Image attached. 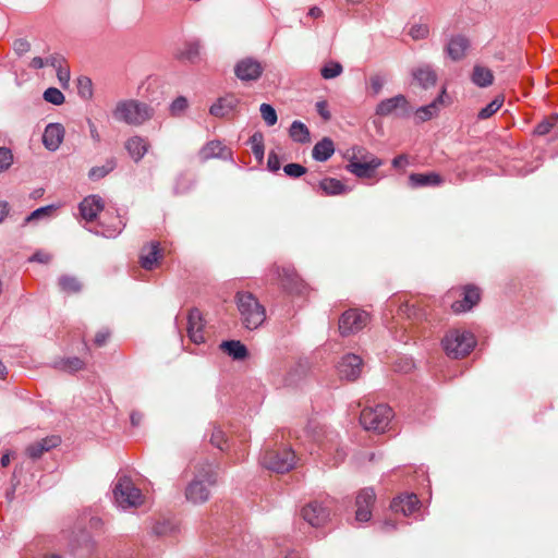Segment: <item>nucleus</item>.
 I'll return each instance as SVG.
<instances>
[{
    "label": "nucleus",
    "mask_w": 558,
    "mask_h": 558,
    "mask_svg": "<svg viewBox=\"0 0 558 558\" xmlns=\"http://www.w3.org/2000/svg\"><path fill=\"white\" fill-rule=\"evenodd\" d=\"M558 124V114H551L549 117L544 118L539 123H537L534 128L533 134L537 136H544L557 129Z\"/></svg>",
    "instance_id": "obj_38"
},
{
    "label": "nucleus",
    "mask_w": 558,
    "mask_h": 558,
    "mask_svg": "<svg viewBox=\"0 0 558 558\" xmlns=\"http://www.w3.org/2000/svg\"><path fill=\"white\" fill-rule=\"evenodd\" d=\"M504 98L502 97H496L493 99L488 105H486L484 108H482L477 114V118L480 120H486L490 118L494 113H496L500 107L502 106Z\"/></svg>",
    "instance_id": "obj_42"
},
{
    "label": "nucleus",
    "mask_w": 558,
    "mask_h": 558,
    "mask_svg": "<svg viewBox=\"0 0 558 558\" xmlns=\"http://www.w3.org/2000/svg\"><path fill=\"white\" fill-rule=\"evenodd\" d=\"M376 494L372 487H366L359 492L355 499V521L365 523L372 519V507L374 506Z\"/></svg>",
    "instance_id": "obj_11"
},
{
    "label": "nucleus",
    "mask_w": 558,
    "mask_h": 558,
    "mask_svg": "<svg viewBox=\"0 0 558 558\" xmlns=\"http://www.w3.org/2000/svg\"><path fill=\"white\" fill-rule=\"evenodd\" d=\"M283 171L288 177L300 178L306 173V168L300 163H288L283 167Z\"/></svg>",
    "instance_id": "obj_53"
},
{
    "label": "nucleus",
    "mask_w": 558,
    "mask_h": 558,
    "mask_svg": "<svg viewBox=\"0 0 558 558\" xmlns=\"http://www.w3.org/2000/svg\"><path fill=\"white\" fill-rule=\"evenodd\" d=\"M204 327L202 313L197 308L190 310L187 315V336L192 342L196 344L204 342Z\"/></svg>",
    "instance_id": "obj_18"
},
{
    "label": "nucleus",
    "mask_w": 558,
    "mask_h": 558,
    "mask_svg": "<svg viewBox=\"0 0 558 558\" xmlns=\"http://www.w3.org/2000/svg\"><path fill=\"white\" fill-rule=\"evenodd\" d=\"M77 95L84 100H90L94 95L93 82L88 76H80L76 80Z\"/></svg>",
    "instance_id": "obj_40"
},
{
    "label": "nucleus",
    "mask_w": 558,
    "mask_h": 558,
    "mask_svg": "<svg viewBox=\"0 0 558 558\" xmlns=\"http://www.w3.org/2000/svg\"><path fill=\"white\" fill-rule=\"evenodd\" d=\"M189 106V101L184 96L177 97L170 105V113L174 117L180 116Z\"/></svg>",
    "instance_id": "obj_51"
},
{
    "label": "nucleus",
    "mask_w": 558,
    "mask_h": 558,
    "mask_svg": "<svg viewBox=\"0 0 558 558\" xmlns=\"http://www.w3.org/2000/svg\"><path fill=\"white\" fill-rule=\"evenodd\" d=\"M210 442L213 446L217 447L218 449L223 450L225 444L227 442V440L225 438V433L220 428L215 427L211 433Z\"/></svg>",
    "instance_id": "obj_54"
},
{
    "label": "nucleus",
    "mask_w": 558,
    "mask_h": 558,
    "mask_svg": "<svg viewBox=\"0 0 558 558\" xmlns=\"http://www.w3.org/2000/svg\"><path fill=\"white\" fill-rule=\"evenodd\" d=\"M235 304L240 313L242 325L248 329H257L266 319V310L257 298L247 291H239L235 296Z\"/></svg>",
    "instance_id": "obj_3"
},
{
    "label": "nucleus",
    "mask_w": 558,
    "mask_h": 558,
    "mask_svg": "<svg viewBox=\"0 0 558 558\" xmlns=\"http://www.w3.org/2000/svg\"><path fill=\"white\" fill-rule=\"evenodd\" d=\"M13 160L12 153L9 148L0 147V171L8 169Z\"/></svg>",
    "instance_id": "obj_56"
},
{
    "label": "nucleus",
    "mask_w": 558,
    "mask_h": 558,
    "mask_svg": "<svg viewBox=\"0 0 558 558\" xmlns=\"http://www.w3.org/2000/svg\"><path fill=\"white\" fill-rule=\"evenodd\" d=\"M220 348L233 360H244L247 354V348L239 340H228L220 344Z\"/></svg>",
    "instance_id": "obj_34"
},
{
    "label": "nucleus",
    "mask_w": 558,
    "mask_h": 558,
    "mask_svg": "<svg viewBox=\"0 0 558 558\" xmlns=\"http://www.w3.org/2000/svg\"><path fill=\"white\" fill-rule=\"evenodd\" d=\"M481 299L480 290L474 286H466L463 291V299L452 304L454 313L470 311Z\"/></svg>",
    "instance_id": "obj_26"
},
{
    "label": "nucleus",
    "mask_w": 558,
    "mask_h": 558,
    "mask_svg": "<svg viewBox=\"0 0 558 558\" xmlns=\"http://www.w3.org/2000/svg\"><path fill=\"white\" fill-rule=\"evenodd\" d=\"M113 497L117 506L122 510L136 508L140 504V489L129 476L122 475L114 484Z\"/></svg>",
    "instance_id": "obj_7"
},
{
    "label": "nucleus",
    "mask_w": 558,
    "mask_h": 558,
    "mask_svg": "<svg viewBox=\"0 0 558 558\" xmlns=\"http://www.w3.org/2000/svg\"><path fill=\"white\" fill-rule=\"evenodd\" d=\"M409 35L414 40L425 39L429 35V27L426 24H414L411 26Z\"/></svg>",
    "instance_id": "obj_49"
},
{
    "label": "nucleus",
    "mask_w": 558,
    "mask_h": 558,
    "mask_svg": "<svg viewBox=\"0 0 558 558\" xmlns=\"http://www.w3.org/2000/svg\"><path fill=\"white\" fill-rule=\"evenodd\" d=\"M413 80L423 88L428 89L435 86L437 82V73L428 63H424L413 69L411 72Z\"/></svg>",
    "instance_id": "obj_21"
},
{
    "label": "nucleus",
    "mask_w": 558,
    "mask_h": 558,
    "mask_svg": "<svg viewBox=\"0 0 558 558\" xmlns=\"http://www.w3.org/2000/svg\"><path fill=\"white\" fill-rule=\"evenodd\" d=\"M469 48L470 40L463 35H456L450 37L445 51L452 61H460L465 57Z\"/></svg>",
    "instance_id": "obj_19"
},
{
    "label": "nucleus",
    "mask_w": 558,
    "mask_h": 558,
    "mask_svg": "<svg viewBox=\"0 0 558 558\" xmlns=\"http://www.w3.org/2000/svg\"><path fill=\"white\" fill-rule=\"evenodd\" d=\"M368 320L369 316L367 312L359 308H350L339 318V331L343 337L356 333L367 325Z\"/></svg>",
    "instance_id": "obj_8"
},
{
    "label": "nucleus",
    "mask_w": 558,
    "mask_h": 558,
    "mask_svg": "<svg viewBox=\"0 0 558 558\" xmlns=\"http://www.w3.org/2000/svg\"><path fill=\"white\" fill-rule=\"evenodd\" d=\"M239 104V99L233 95H227L217 99L209 108V113L214 117L223 118L232 112Z\"/></svg>",
    "instance_id": "obj_28"
},
{
    "label": "nucleus",
    "mask_w": 558,
    "mask_h": 558,
    "mask_svg": "<svg viewBox=\"0 0 558 558\" xmlns=\"http://www.w3.org/2000/svg\"><path fill=\"white\" fill-rule=\"evenodd\" d=\"M125 149L132 159L137 162L140 160V138L134 136L125 142Z\"/></svg>",
    "instance_id": "obj_50"
},
{
    "label": "nucleus",
    "mask_w": 558,
    "mask_h": 558,
    "mask_svg": "<svg viewBox=\"0 0 558 558\" xmlns=\"http://www.w3.org/2000/svg\"><path fill=\"white\" fill-rule=\"evenodd\" d=\"M305 434L317 444L323 454L332 458L333 465L343 461L347 453L340 447L338 433L329 430L325 426H320L316 421L311 420L305 428Z\"/></svg>",
    "instance_id": "obj_2"
},
{
    "label": "nucleus",
    "mask_w": 558,
    "mask_h": 558,
    "mask_svg": "<svg viewBox=\"0 0 558 558\" xmlns=\"http://www.w3.org/2000/svg\"><path fill=\"white\" fill-rule=\"evenodd\" d=\"M362 359L353 353L345 354L337 365L341 379L355 380L362 372Z\"/></svg>",
    "instance_id": "obj_12"
},
{
    "label": "nucleus",
    "mask_w": 558,
    "mask_h": 558,
    "mask_svg": "<svg viewBox=\"0 0 558 558\" xmlns=\"http://www.w3.org/2000/svg\"><path fill=\"white\" fill-rule=\"evenodd\" d=\"M385 81V77L380 74H374L371 76L369 87L374 96L378 95L381 92Z\"/></svg>",
    "instance_id": "obj_55"
},
{
    "label": "nucleus",
    "mask_w": 558,
    "mask_h": 558,
    "mask_svg": "<svg viewBox=\"0 0 558 558\" xmlns=\"http://www.w3.org/2000/svg\"><path fill=\"white\" fill-rule=\"evenodd\" d=\"M392 418V409L387 404L366 407L360 415V423L366 430L384 433Z\"/></svg>",
    "instance_id": "obj_5"
},
{
    "label": "nucleus",
    "mask_w": 558,
    "mask_h": 558,
    "mask_svg": "<svg viewBox=\"0 0 558 558\" xmlns=\"http://www.w3.org/2000/svg\"><path fill=\"white\" fill-rule=\"evenodd\" d=\"M60 442L61 439L59 436H49L27 446L26 453L29 458L35 460L40 458L45 452L59 446Z\"/></svg>",
    "instance_id": "obj_25"
},
{
    "label": "nucleus",
    "mask_w": 558,
    "mask_h": 558,
    "mask_svg": "<svg viewBox=\"0 0 558 558\" xmlns=\"http://www.w3.org/2000/svg\"><path fill=\"white\" fill-rule=\"evenodd\" d=\"M58 367L62 371H65V372H69V373H74V372H77L80 369H82L84 367V362L78 359V357H68L65 360H62L59 364H58Z\"/></svg>",
    "instance_id": "obj_44"
},
{
    "label": "nucleus",
    "mask_w": 558,
    "mask_h": 558,
    "mask_svg": "<svg viewBox=\"0 0 558 558\" xmlns=\"http://www.w3.org/2000/svg\"><path fill=\"white\" fill-rule=\"evenodd\" d=\"M234 73L241 81H256L260 77L263 68L257 60L245 58L235 64Z\"/></svg>",
    "instance_id": "obj_16"
},
{
    "label": "nucleus",
    "mask_w": 558,
    "mask_h": 558,
    "mask_svg": "<svg viewBox=\"0 0 558 558\" xmlns=\"http://www.w3.org/2000/svg\"><path fill=\"white\" fill-rule=\"evenodd\" d=\"M57 76L60 82V84L63 87H66L70 82V70L68 68L60 66L57 69Z\"/></svg>",
    "instance_id": "obj_61"
},
{
    "label": "nucleus",
    "mask_w": 558,
    "mask_h": 558,
    "mask_svg": "<svg viewBox=\"0 0 558 558\" xmlns=\"http://www.w3.org/2000/svg\"><path fill=\"white\" fill-rule=\"evenodd\" d=\"M318 186L323 194L328 196L342 195L350 191L347 185L335 178H325L320 180Z\"/></svg>",
    "instance_id": "obj_33"
},
{
    "label": "nucleus",
    "mask_w": 558,
    "mask_h": 558,
    "mask_svg": "<svg viewBox=\"0 0 558 558\" xmlns=\"http://www.w3.org/2000/svg\"><path fill=\"white\" fill-rule=\"evenodd\" d=\"M472 332L462 329L449 330L441 340L444 351L449 357L459 359L468 355L475 347Z\"/></svg>",
    "instance_id": "obj_4"
},
{
    "label": "nucleus",
    "mask_w": 558,
    "mask_h": 558,
    "mask_svg": "<svg viewBox=\"0 0 558 558\" xmlns=\"http://www.w3.org/2000/svg\"><path fill=\"white\" fill-rule=\"evenodd\" d=\"M104 208L105 202L99 195H88L78 205L80 214L86 221H94Z\"/></svg>",
    "instance_id": "obj_17"
},
{
    "label": "nucleus",
    "mask_w": 558,
    "mask_h": 558,
    "mask_svg": "<svg viewBox=\"0 0 558 558\" xmlns=\"http://www.w3.org/2000/svg\"><path fill=\"white\" fill-rule=\"evenodd\" d=\"M114 168L113 162H108L106 166L94 167L89 170L88 177L92 180H98L106 177Z\"/></svg>",
    "instance_id": "obj_52"
},
{
    "label": "nucleus",
    "mask_w": 558,
    "mask_h": 558,
    "mask_svg": "<svg viewBox=\"0 0 558 558\" xmlns=\"http://www.w3.org/2000/svg\"><path fill=\"white\" fill-rule=\"evenodd\" d=\"M110 337V331L107 328L100 329L95 336V344L98 347H102L107 343Z\"/></svg>",
    "instance_id": "obj_60"
},
{
    "label": "nucleus",
    "mask_w": 558,
    "mask_h": 558,
    "mask_svg": "<svg viewBox=\"0 0 558 558\" xmlns=\"http://www.w3.org/2000/svg\"><path fill=\"white\" fill-rule=\"evenodd\" d=\"M335 153V144L331 138L324 137L317 142L312 150V157L319 162L327 161Z\"/></svg>",
    "instance_id": "obj_30"
},
{
    "label": "nucleus",
    "mask_w": 558,
    "mask_h": 558,
    "mask_svg": "<svg viewBox=\"0 0 558 558\" xmlns=\"http://www.w3.org/2000/svg\"><path fill=\"white\" fill-rule=\"evenodd\" d=\"M44 99L56 106H60L64 102L65 97L62 92L56 87H49L44 92Z\"/></svg>",
    "instance_id": "obj_46"
},
{
    "label": "nucleus",
    "mask_w": 558,
    "mask_h": 558,
    "mask_svg": "<svg viewBox=\"0 0 558 558\" xmlns=\"http://www.w3.org/2000/svg\"><path fill=\"white\" fill-rule=\"evenodd\" d=\"M217 484L215 466L205 462L196 466L192 481L185 487V499L193 505H202L208 501L210 492Z\"/></svg>",
    "instance_id": "obj_1"
},
{
    "label": "nucleus",
    "mask_w": 558,
    "mask_h": 558,
    "mask_svg": "<svg viewBox=\"0 0 558 558\" xmlns=\"http://www.w3.org/2000/svg\"><path fill=\"white\" fill-rule=\"evenodd\" d=\"M201 157L204 160L220 158L222 160H232V150L220 141L208 142L201 150Z\"/></svg>",
    "instance_id": "obj_24"
},
{
    "label": "nucleus",
    "mask_w": 558,
    "mask_h": 558,
    "mask_svg": "<svg viewBox=\"0 0 558 558\" xmlns=\"http://www.w3.org/2000/svg\"><path fill=\"white\" fill-rule=\"evenodd\" d=\"M146 248H148L147 254L142 255V269L153 270L162 258L161 250L158 242H150L148 246H143L142 252H145Z\"/></svg>",
    "instance_id": "obj_32"
},
{
    "label": "nucleus",
    "mask_w": 558,
    "mask_h": 558,
    "mask_svg": "<svg viewBox=\"0 0 558 558\" xmlns=\"http://www.w3.org/2000/svg\"><path fill=\"white\" fill-rule=\"evenodd\" d=\"M113 118L119 122L134 125L140 117V104L136 100H121L112 111Z\"/></svg>",
    "instance_id": "obj_13"
},
{
    "label": "nucleus",
    "mask_w": 558,
    "mask_h": 558,
    "mask_svg": "<svg viewBox=\"0 0 558 558\" xmlns=\"http://www.w3.org/2000/svg\"><path fill=\"white\" fill-rule=\"evenodd\" d=\"M295 453L291 448L266 449L260 457V464L277 473H286L295 465Z\"/></svg>",
    "instance_id": "obj_6"
},
{
    "label": "nucleus",
    "mask_w": 558,
    "mask_h": 558,
    "mask_svg": "<svg viewBox=\"0 0 558 558\" xmlns=\"http://www.w3.org/2000/svg\"><path fill=\"white\" fill-rule=\"evenodd\" d=\"M51 259V256L50 254L48 253H44V252H37L35 253L32 257H31V260L33 262H38V263H43V264H47L49 263Z\"/></svg>",
    "instance_id": "obj_64"
},
{
    "label": "nucleus",
    "mask_w": 558,
    "mask_h": 558,
    "mask_svg": "<svg viewBox=\"0 0 558 558\" xmlns=\"http://www.w3.org/2000/svg\"><path fill=\"white\" fill-rule=\"evenodd\" d=\"M277 272L284 290L295 294L303 293L305 284L292 266L277 267Z\"/></svg>",
    "instance_id": "obj_15"
},
{
    "label": "nucleus",
    "mask_w": 558,
    "mask_h": 558,
    "mask_svg": "<svg viewBox=\"0 0 558 558\" xmlns=\"http://www.w3.org/2000/svg\"><path fill=\"white\" fill-rule=\"evenodd\" d=\"M446 88L441 89V93L428 105L422 106L415 111V119L417 122H425L436 117L444 105V96Z\"/></svg>",
    "instance_id": "obj_27"
},
{
    "label": "nucleus",
    "mask_w": 558,
    "mask_h": 558,
    "mask_svg": "<svg viewBox=\"0 0 558 558\" xmlns=\"http://www.w3.org/2000/svg\"><path fill=\"white\" fill-rule=\"evenodd\" d=\"M302 518L312 526H322L329 519V509L318 501H312L301 510Z\"/></svg>",
    "instance_id": "obj_14"
},
{
    "label": "nucleus",
    "mask_w": 558,
    "mask_h": 558,
    "mask_svg": "<svg viewBox=\"0 0 558 558\" xmlns=\"http://www.w3.org/2000/svg\"><path fill=\"white\" fill-rule=\"evenodd\" d=\"M64 133L62 124L49 123L43 134L44 146L51 151L57 150L64 138Z\"/></svg>",
    "instance_id": "obj_20"
},
{
    "label": "nucleus",
    "mask_w": 558,
    "mask_h": 558,
    "mask_svg": "<svg viewBox=\"0 0 558 558\" xmlns=\"http://www.w3.org/2000/svg\"><path fill=\"white\" fill-rule=\"evenodd\" d=\"M420 500L415 494H410L405 496H398L392 499L390 504V508L396 513H402L408 517L415 512L418 508Z\"/></svg>",
    "instance_id": "obj_22"
},
{
    "label": "nucleus",
    "mask_w": 558,
    "mask_h": 558,
    "mask_svg": "<svg viewBox=\"0 0 558 558\" xmlns=\"http://www.w3.org/2000/svg\"><path fill=\"white\" fill-rule=\"evenodd\" d=\"M153 486L150 481L142 476V509L151 505Z\"/></svg>",
    "instance_id": "obj_47"
},
{
    "label": "nucleus",
    "mask_w": 558,
    "mask_h": 558,
    "mask_svg": "<svg viewBox=\"0 0 558 558\" xmlns=\"http://www.w3.org/2000/svg\"><path fill=\"white\" fill-rule=\"evenodd\" d=\"M400 316L407 317L408 319L421 320L426 317L425 311L417 307L415 304L409 302L402 303L398 311Z\"/></svg>",
    "instance_id": "obj_37"
},
{
    "label": "nucleus",
    "mask_w": 558,
    "mask_h": 558,
    "mask_svg": "<svg viewBox=\"0 0 558 558\" xmlns=\"http://www.w3.org/2000/svg\"><path fill=\"white\" fill-rule=\"evenodd\" d=\"M375 112L380 117L396 114L399 118H408L412 112V108L405 96L400 94L381 100L377 105Z\"/></svg>",
    "instance_id": "obj_10"
},
{
    "label": "nucleus",
    "mask_w": 558,
    "mask_h": 558,
    "mask_svg": "<svg viewBox=\"0 0 558 558\" xmlns=\"http://www.w3.org/2000/svg\"><path fill=\"white\" fill-rule=\"evenodd\" d=\"M262 118L268 126H272L277 123L278 117L275 108L269 104H262L259 107Z\"/></svg>",
    "instance_id": "obj_45"
},
{
    "label": "nucleus",
    "mask_w": 558,
    "mask_h": 558,
    "mask_svg": "<svg viewBox=\"0 0 558 558\" xmlns=\"http://www.w3.org/2000/svg\"><path fill=\"white\" fill-rule=\"evenodd\" d=\"M58 284L61 289V291L66 293H77L82 290V283L80 280L70 275H62L58 279Z\"/></svg>",
    "instance_id": "obj_39"
},
{
    "label": "nucleus",
    "mask_w": 558,
    "mask_h": 558,
    "mask_svg": "<svg viewBox=\"0 0 558 558\" xmlns=\"http://www.w3.org/2000/svg\"><path fill=\"white\" fill-rule=\"evenodd\" d=\"M150 531L156 536H172L180 532V524L173 517H162L151 522Z\"/></svg>",
    "instance_id": "obj_23"
},
{
    "label": "nucleus",
    "mask_w": 558,
    "mask_h": 558,
    "mask_svg": "<svg viewBox=\"0 0 558 558\" xmlns=\"http://www.w3.org/2000/svg\"><path fill=\"white\" fill-rule=\"evenodd\" d=\"M13 49L19 56H22L29 51L31 44L26 39L20 38L14 41Z\"/></svg>",
    "instance_id": "obj_59"
},
{
    "label": "nucleus",
    "mask_w": 558,
    "mask_h": 558,
    "mask_svg": "<svg viewBox=\"0 0 558 558\" xmlns=\"http://www.w3.org/2000/svg\"><path fill=\"white\" fill-rule=\"evenodd\" d=\"M201 48V43L198 40H189L177 51L175 58L180 61L195 63L199 59Z\"/></svg>",
    "instance_id": "obj_31"
},
{
    "label": "nucleus",
    "mask_w": 558,
    "mask_h": 558,
    "mask_svg": "<svg viewBox=\"0 0 558 558\" xmlns=\"http://www.w3.org/2000/svg\"><path fill=\"white\" fill-rule=\"evenodd\" d=\"M317 113L322 117L324 121H329L331 119V113L328 109V102L326 100H319L315 105Z\"/></svg>",
    "instance_id": "obj_57"
},
{
    "label": "nucleus",
    "mask_w": 558,
    "mask_h": 558,
    "mask_svg": "<svg viewBox=\"0 0 558 558\" xmlns=\"http://www.w3.org/2000/svg\"><path fill=\"white\" fill-rule=\"evenodd\" d=\"M471 81L476 86L484 88L493 84L494 75L488 68L476 64L473 68Z\"/></svg>",
    "instance_id": "obj_35"
},
{
    "label": "nucleus",
    "mask_w": 558,
    "mask_h": 558,
    "mask_svg": "<svg viewBox=\"0 0 558 558\" xmlns=\"http://www.w3.org/2000/svg\"><path fill=\"white\" fill-rule=\"evenodd\" d=\"M383 165L381 159L371 155L357 156L356 154L349 160L345 169L357 178H372L376 169Z\"/></svg>",
    "instance_id": "obj_9"
},
{
    "label": "nucleus",
    "mask_w": 558,
    "mask_h": 558,
    "mask_svg": "<svg viewBox=\"0 0 558 558\" xmlns=\"http://www.w3.org/2000/svg\"><path fill=\"white\" fill-rule=\"evenodd\" d=\"M46 62V65H50L52 66L53 69H59L60 66H62V63H63V59L59 56H50L49 58H47L45 60Z\"/></svg>",
    "instance_id": "obj_63"
},
{
    "label": "nucleus",
    "mask_w": 558,
    "mask_h": 558,
    "mask_svg": "<svg viewBox=\"0 0 558 558\" xmlns=\"http://www.w3.org/2000/svg\"><path fill=\"white\" fill-rule=\"evenodd\" d=\"M251 147L264 146V135L262 132H255L248 140Z\"/></svg>",
    "instance_id": "obj_62"
},
{
    "label": "nucleus",
    "mask_w": 558,
    "mask_h": 558,
    "mask_svg": "<svg viewBox=\"0 0 558 558\" xmlns=\"http://www.w3.org/2000/svg\"><path fill=\"white\" fill-rule=\"evenodd\" d=\"M343 71L342 65L337 61H330L320 69V75L325 80H331L339 76Z\"/></svg>",
    "instance_id": "obj_43"
},
{
    "label": "nucleus",
    "mask_w": 558,
    "mask_h": 558,
    "mask_svg": "<svg viewBox=\"0 0 558 558\" xmlns=\"http://www.w3.org/2000/svg\"><path fill=\"white\" fill-rule=\"evenodd\" d=\"M193 185L194 179L192 175L182 173L177 178L173 191L175 194H185L193 187Z\"/></svg>",
    "instance_id": "obj_41"
},
{
    "label": "nucleus",
    "mask_w": 558,
    "mask_h": 558,
    "mask_svg": "<svg viewBox=\"0 0 558 558\" xmlns=\"http://www.w3.org/2000/svg\"><path fill=\"white\" fill-rule=\"evenodd\" d=\"M411 187L437 186L442 183L441 177L436 172L411 173L409 177Z\"/></svg>",
    "instance_id": "obj_29"
},
{
    "label": "nucleus",
    "mask_w": 558,
    "mask_h": 558,
    "mask_svg": "<svg viewBox=\"0 0 558 558\" xmlns=\"http://www.w3.org/2000/svg\"><path fill=\"white\" fill-rule=\"evenodd\" d=\"M289 135L292 138V141L305 144L311 141V133L308 128L301 121H293L289 129Z\"/></svg>",
    "instance_id": "obj_36"
},
{
    "label": "nucleus",
    "mask_w": 558,
    "mask_h": 558,
    "mask_svg": "<svg viewBox=\"0 0 558 558\" xmlns=\"http://www.w3.org/2000/svg\"><path fill=\"white\" fill-rule=\"evenodd\" d=\"M53 209H54V207L52 205H48V206H44V207L37 208L34 211H32L25 218V222H32L34 220H39V219H43V218H47V217H49L51 215Z\"/></svg>",
    "instance_id": "obj_48"
},
{
    "label": "nucleus",
    "mask_w": 558,
    "mask_h": 558,
    "mask_svg": "<svg viewBox=\"0 0 558 558\" xmlns=\"http://www.w3.org/2000/svg\"><path fill=\"white\" fill-rule=\"evenodd\" d=\"M281 167L280 158L275 151H270L267 160V168L271 172H277Z\"/></svg>",
    "instance_id": "obj_58"
}]
</instances>
